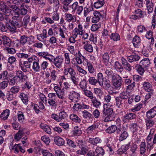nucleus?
Masks as SVG:
<instances>
[{
    "mask_svg": "<svg viewBox=\"0 0 156 156\" xmlns=\"http://www.w3.org/2000/svg\"><path fill=\"white\" fill-rule=\"evenodd\" d=\"M150 61L148 58L142 59L140 62L139 64H137L136 66L137 72L140 75L143 74L145 70L150 66Z\"/></svg>",
    "mask_w": 156,
    "mask_h": 156,
    "instance_id": "nucleus-1",
    "label": "nucleus"
},
{
    "mask_svg": "<svg viewBox=\"0 0 156 156\" xmlns=\"http://www.w3.org/2000/svg\"><path fill=\"white\" fill-rule=\"evenodd\" d=\"M98 79H96L94 77H90L88 80L89 83L92 85H96L98 83L99 85L101 87L103 86L104 77L102 73H99L98 74Z\"/></svg>",
    "mask_w": 156,
    "mask_h": 156,
    "instance_id": "nucleus-2",
    "label": "nucleus"
},
{
    "mask_svg": "<svg viewBox=\"0 0 156 156\" xmlns=\"http://www.w3.org/2000/svg\"><path fill=\"white\" fill-rule=\"evenodd\" d=\"M33 61L32 58H28L27 60L24 61L23 63L21 62H19V66L22 71L25 73L28 72V70L30 68L31 63Z\"/></svg>",
    "mask_w": 156,
    "mask_h": 156,
    "instance_id": "nucleus-3",
    "label": "nucleus"
},
{
    "mask_svg": "<svg viewBox=\"0 0 156 156\" xmlns=\"http://www.w3.org/2000/svg\"><path fill=\"white\" fill-rule=\"evenodd\" d=\"M127 129V126H126V127L123 126L122 128H118L116 133L117 134H120L119 138V140L120 141L126 139L128 136V133L126 131Z\"/></svg>",
    "mask_w": 156,
    "mask_h": 156,
    "instance_id": "nucleus-4",
    "label": "nucleus"
},
{
    "mask_svg": "<svg viewBox=\"0 0 156 156\" xmlns=\"http://www.w3.org/2000/svg\"><path fill=\"white\" fill-rule=\"evenodd\" d=\"M113 86L118 89H119L122 85V79L119 75L114 74L112 78Z\"/></svg>",
    "mask_w": 156,
    "mask_h": 156,
    "instance_id": "nucleus-5",
    "label": "nucleus"
},
{
    "mask_svg": "<svg viewBox=\"0 0 156 156\" xmlns=\"http://www.w3.org/2000/svg\"><path fill=\"white\" fill-rule=\"evenodd\" d=\"M114 105L110 103L104 104L102 112L105 115H111L113 111Z\"/></svg>",
    "mask_w": 156,
    "mask_h": 156,
    "instance_id": "nucleus-6",
    "label": "nucleus"
},
{
    "mask_svg": "<svg viewBox=\"0 0 156 156\" xmlns=\"http://www.w3.org/2000/svg\"><path fill=\"white\" fill-rule=\"evenodd\" d=\"M23 71L19 70L17 71L15 76L18 83L25 82V81L28 80L27 76L25 75Z\"/></svg>",
    "mask_w": 156,
    "mask_h": 156,
    "instance_id": "nucleus-7",
    "label": "nucleus"
},
{
    "mask_svg": "<svg viewBox=\"0 0 156 156\" xmlns=\"http://www.w3.org/2000/svg\"><path fill=\"white\" fill-rule=\"evenodd\" d=\"M12 15L13 16L12 18L11 22L17 27H22L23 26V24L21 21V17L19 13L17 14H12Z\"/></svg>",
    "mask_w": 156,
    "mask_h": 156,
    "instance_id": "nucleus-8",
    "label": "nucleus"
},
{
    "mask_svg": "<svg viewBox=\"0 0 156 156\" xmlns=\"http://www.w3.org/2000/svg\"><path fill=\"white\" fill-rule=\"evenodd\" d=\"M48 103L50 106L55 107L56 105V101L57 98L55 93H50L48 94Z\"/></svg>",
    "mask_w": 156,
    "mask_h": 156,
    "instance_id": "nucleus-9",
    "label": "nucleus"
},
{
    "mask_svg": "<svg viewBox=\"0 0 156 156\" xmlns=\"http://www.w3.org/2000/svg\"><path fill=\"white\" fill-rule=\"evenodd\" d=\"M68 95L69 98L72 102H77L80 98V94L74 90L70 91Z\"/></svg>",
    "mask_w": 156,
    "mask_h": 156,
    "instance_id": "nucleus-10",
    "label": "nucleus"
},
{
    "mask_svg": "<svg viewBox=\"0 0 156 156\" xmlns=\"http://www.w3.org/2000/svg\"><path fill=\"white\" fill-rule=\"evenodd\" d=\"M64 62V58L61 56H58L53 59L52 62L57 69L62 68Z\"/></svg>",
    "mask_w": 156,
    "mask_h": 156,
    "instance_id": "nucleus-11",
    "label": "nucleus"
},
{
    "mask_svg": "<svg viewBox=\"0 0 156 156\" xmlns=\"http://www.w3.org/2000/svg\"><path fill=\"white\" fill-rule=\"evenodd\" d=\"M9 5V7L11 9L12 14H17L19 13V8L22 7L23 6V5H21L16 3H13L12 4Z\"/></svg>",
    "mask_w": 156,
    "mask_h": 156,
    "instance_id": "nucleus-12",
    "label": "nucleus"
},
{
    "mask_svg": "<svg viewBox=\"0 0 156 156\" xmlns=\"http://www.w3.org/2000/svg\"><path fill=\"white\" fill-rule=\"evenodd\" d=\"M83 58V63L85 65H86L89 72L91 74H93L95 71V70L93 65L84 57L82 56Z\"/></svg>",
    "mask_w": 156,
    "mask_h": 156,
    "instance_id": "nucleus-13",
    "label": "nucleus"
},
{
    "mask_svg": "<svg viewBox=\"0 0 156 156\" xmlns=\"http://www.w3.org/2000/svg\"><path fill=\"white\" fill-rule=\"evenodd\" d=\"M124 83L125 84L127 85L126 87V89L128 90H132L135 87L136 83L135 81H133L130 78H126L125 79Z\"/></svg>",
    "mask_w": 156,
    "mask_h": 156,
    "instance_id": "nucleus-14",
    "label": "nucleus"
},
{
    "mask_svg": "<svg viewBox=\"0 0 156 156\" xmlns=\"http://www.w3.org/2000/svg\"><path fill=\"white\" fill-rule=\"evenodd\" d=\"M0 38L2 39V43L5 48L12 46V41L9 37L3 35L1 36Z\"/></svg>",
    "mask_w": 156,
    "mask_h": 156,
    "instance_id": "nucleus-15",
    "label": "nucleus"
},
{
    "mask_svg": "<svg viewBox=\"0 0 156 156\" xmlns=\"http://www.w3.org/2000/svg\"><path fill=\"white\" fill-rule=\"evenodd\" d=\"M69 74L70 75V78L72 80L73 83L76 85L77 83V79L76 77V74L74 69L71 68V67H69Z\"/></svg>",
    "mask_w": 156,
    "mask_h": 156,
    "instance_id": "nucleus-16",
    "label": "nucleus"
},
{
    "mask_svg": "<svg viewBox=\"0 0 156 156\" xmlns=\"http://www.w3.org/2000/svg\"><path fill=\"white\" fill-rule=\"evenodd\" d=\"M54 89L56 93V96L57 95L59 98L62 99L64 98V94L62 89H61L58 86L56 85L54 87Z\"/></svg>",
    "mask_w": 156,
    "mask_h": 156,
    "instance_id": "nucleus-17",
    "label": "nucleus"
},
{
    "mask_svg": "<svg viewBox=\"0 0 156 156\" xmlns=\"http://www.w3.org/2000/svg\"><path fill=\"white\" fill-rule=\"evenodd\" d=\"M127 57L128 61L130 63L138 61L140 59V56L138 54L133 52H132L131 55L127 56Z\"/></svg>",
    "mask_w": 156,
    "mask_h": 156,
    "instance_id": "nucleus-18",
    "label": "nucleus"
},
{
    "mask_svg": "<svg viewBox=\"0 0 156 156\" xmlns=\"http://www.w3.org/2000/svg\"><path fill=\"white\" fill-rule=\"evenodd\" d=\"M93 14L94 16L92 18V22L93 23H97L101 18H103L104 17V15L98 11H94Z\"/></svg>",
    "mask_w": 156,
    "mask_h": 156,
    "instance_id": "nucleus-19",
    "label": "nucleus"
},
{
    "mask_svg": "<svg viewBox=\"0 0 156 156\" xmlns=\"http://www.w3.org/2000/svg\"><path fill=\"white\" fill-rule=\"evenodd\" d=\"M156 115V106H154L146 112L147 117L153 119Z\"/></svg>",
    "mask_w": 156,
    "mask_h": 156,
    "instance_id": "nucleus-20",
    "label": "nucleus"
},
{
    "mask_svg": "<svg viewBox=\"0 0 156 156\" xmlns=\"http://www.w3.org/2000/svg\"><path fill=\"white\" fill-rule=\"evenodd\" d=\"M102 141L101 139L99 137H96L94 138H90L88 140L89 143L94 146H97L101 144Z\"/></svg>",
    "mask_w": 156,
    "mask_h": 156,
    "instance_id": "nucleus-21",
    "label": "nucleus"
},
{
    "mask_svg": "<svg viewBox=\"0 0 156 156\" xmlns=\"http://www.w3.org/2000/svg\"><path fill=\"white\" fill-rule=\"evenodd\" d=\"M77 146H79L80 149L88 150L86 141L83 139H77L76 141Z\"/></svg>",
    "mask_w": 156,
    "mask_h": 156,
    "instance_id": "nucleus-22",
    "label": "nucleus"
},
{
    "mask_svg": "<svg viewBox=\"0 0 156 156\" xmlns=\"http://www.w3.org/2000/svg\"><path fill=\"white\" fill-rule=\"evenodd\" d=\"M39 60L33 62L32 65V69L35 72H39L41 70V64L39 63Z\"/></svg>",
    "mask_w": 156,
    "mask_h": 156,
    "instance_id": "nucleus-23",
    "label": "nucleus"
},
{
    "mask_svg": "<svg viewBox=\"0 0 156 156\" xmlns=\"http://www.w3.org/2000/svg\"><path fill=\"white\" fill-rule=\"evenodd\" d=\"M82 44L83 45V48L86 51L90 53L93 52V47L91 44H89V41H83Z\"/></svg>",
    "mask_w": 156,
    "mask_h": 156,
    "instance_id": "nucleus-24",
    "label": "nucleus"
},
{
    "mask_svg": "<svg viewBox=\"0 0 156 156\" xmlns=\"http://www.w3.org/2000/svg\"><path fill=\"white\" fill-rule=\"evenodd\" d=\"M54 140L55 144L58 146H62L65 143L64 139L59 136H55L54 138Z\"/></svg>",
    "mask_w": 156,
    "mask_h": 156,
    "instance_id": "nucleus-25",
    "label": "nucleus"
},
{
    "mask_svg": "<svg viewBox=\"0 0 156 156\" xmlns=\"http://www.w3.org/2000/svg\"><path fill=\"white\" fill-rule=\"evenodd\" d=\"M130 145V143H129L127 144L122 145L118 150V154L121 155L123 153L126 154V151L129 148Z\"/></svg>",
    "mask_w": 156,
    "mask_h": 156,
    "instance_id": "nucleus-26",
    "label": "nucleus"
},
{
    "mask_svg": "<svg viewBox=\"0 0 156 156\" xmlns=\"http://www.w3.org/2000/svg\"><path fill=\"white\" fill-rule=\"evenodd\" d=\"M145 122L146 129H147L152 127L155 123V122L152 119L147 117L145 119Z\"/></svg>",
    "mask_w": 156,
    "mask_h": 156,
    "instance_id": "nucleus-27",
    "label": "nucleus"
},
{
    "mask_svg": "<svg viewBox=\"0 0 156 156\" xmlns=\"http://www.w3.org/2000/svg\"><path fill=\"white\" fill-rule=\"evenodd\" d=\"M10 114V110L8 109L4 110L0 115V118L2 120L5 121L8 118Z\"/></svg>",
    "mask_w": 156,
    "mask_h": 156,
    "instance_id": "nucleus-28",
    "label": "nucleus"
},
{
    "mask_svg": "<svg viewBox=\"0 0 156 156\" xmlns=\"http://www.w3.org/2000/svg\"><path fill=\"white\" fill-rule=\"evenodd\" d=\"M59 73L55 69H52L50 72V77L53 81H55L58 79Z\"/></svg>",
    "mask_w": 156,
    "mask_h": 156,
    "instance_id": "nucleus-29",
    "label": "nucleus"
},
{
    "mask_svg": "<svg viewBox=\"0 0 156 156\" xmlns=\"http://www.w3.org/2000/svg\"><path fill=\"white\" fill-rule=\"evenodd\" d=\"M133 45L135 48H139L141 44V39L137 36H135L132 40Z\"/></svg>",
    "mask_w": 156,
    "mask_h": 156,
    "instance_id": "nucleus-30",
    "label": "nucleus"
},
{
    "mask_svg": "<svg viewBox=\"0 0 156 156\" xmlns=\"http://www.w3.org/2000/svg\"><path fill=\"white\" fill-rule=\"evenodd\" d=\"M146 2V7L148 10L147 13L148 14H150L153 11L154 3L150 0Z\"/></svg>",
    "mask_w": 156,
    "mask_h": 156,
    "instance_id": "nucleus-31",
    "label": "nucleus"
},
{
    "mask_svg": "<svg viewBox=\"0 0 156 156\" xmlns=\"http://www.w3.org/2000/svg\"><path fill=\"white\" fill-rule=\"evenodd\" d=\"M47 31L46 29H44L42 34L37 35V39L40 41H42L47 37Z\"/></svg>",
    "mask_w": 156,
    "mask_h": 156,
    "instance_id": "nucleus-32",
    "label": "nucleus"
},
{
    "mask_svg": "<svg viewBox=\"0 0 156 156\" xmlns=\"http://www.w3.org/2000/svg\"><path fill=\"white\" fill-rule=\"evenodd\" d=\"M65 16V20L67 22H74L76 20V18L74 15H72L70 13H66Z\"/></svg>",
    "mask_w": 156,
    "mask_h": 156,
    "instance_id": "nucleus-33",
    "label": "nucleus"
},
{
    "mask_svg": "<svg viewBox=\"0 0 156 156\" xmlns=\"http://www.w3.org/2000/svg\"><path fill=\"white\" fill-rule=\"evenodd\" d=\"M143 87L144 89L147 92L153 91L152 86L149 82H144L143 84Z\"/></svg>",
    "mask_w": 156,
    "mask_h": 156,
    "instance_id": "nucleus-34",
    "label": "nucleus"
},
{
    "mask_svg": "<svg viewBox=\"0 0 156 156\" xmlns=\"http://www.w3.org/2000/svg\"><path fill=\"white\" fill-rule=\"evenodd\" d=\"M115 105L118 108H122L123 105L125 102L119 96L116 97L115 98Z\"/></svg>",
    "mask_w": 156,
    "mask_h": 156,
    "instance_id": "nucleus-35",
    "label": "nucleus"
},
{
    "mask_svg": "<svg viewBox=\"0 0 156 156\" xmlns=\"http://www.w3.org/2000/svg\"><path fill=\"white\" fill-rule=\"evenodd\" d=\"M95 156H103L105 153V151L102 147H98L95 150Z\"/></svg>",
    "mask_w": 156,
    "mask_h": 156,
    "instance_id": "nucleus-36",
    "label": "nucleus"
},
{
    "mask_svg": "<svg viewBox=\"0 0 156 156\" xmlns=\"http://www.w3.org/2000/svg\"><path fill=\"white\" fill-rule=\"evenodd\" d=\"M66 140L67 145L69 147L72 148H75L77 147L76 143H75L73 141L68 138H66Z\"/></svg>",
    "mask_w": 156,
    "mask_h": 156,
    "instance_id": "nucleus-37",
    "label": "nucleus"
},
{
    "mask_svg": "<svg viewBox=\"0 0 156 156\" xmlns=\"http://www.w3.org/2000/svg\"><path fill=\"white\" fill-rule=\"evenodd\" d=\"M118 128L115 125H112L108 127L105 130V132L108 133H112L115 132V131H117Z\"/></svg>",
    "mask_w": 156,
    "mask_h": 156,
    "instance_id": "nucleus-38",
    "label": "nucleus"
},
{
    "mask_svg": "<svg viewBox=\"0 0 156 156\" xmlns=\"http://www.w3.org/2000/svg\"><path fill=\"white\" fill-rule=\"evenodd\" d=\"M24 134V133L23 129L19 130L15 135V139L18 141L21 138Z\"/></svg>",
    "mask_w": 156,
    "mask_h": 156,
    "instance_id": "nucleus-39",
    "label": "nucleus"
},
{
    "mask_svg": "<svg viewBox=\"0 0 156 156\" xmlns=\"http://www.w3.org/2000/svg\"><path fill=\"white\" fill-rule=\"evenodd\" d=\"M114 67L116 70L121 73L123 70V67L122 65L118 61H116L115 62Z\"/></svg>",
    "mask_w": 156,
    "mask_h": 156,
    "instance_id": "nucleus-40",
    "label": "nucleus"
},
{
    "mask_svg": "<svg viewBox=\"0 0 156 156\" xmlns=\"http://www.w3.org/2000/svg\"><path fill=\"white\" fill-rule=\"evenodd\" d=\"M102 57L103 63L105 65L107 66L110 59V57L108 53L107 52L104 53L102 56Z\"/></svg>",
    "mask_w": 156,
    "mask_h": 156,
    "instance_id": "nucleus-41",
    "label": "nucleus"
},
{
    "mask_svg": "<svg viewBox=\"0 0 156 156\" xmlns=\"http://www.w3.org/2000/svg\"><path fill=\"white\" fill-rule=\"evenodd\" d=\"M82 116L84 119H90L93 117V115L89 112L87 110H84L82 112Z\"/></svg>",
    "mask_w": 156,
    "mask_h": 156,
    "instance_id": "nucleus-42",
    "label": "nucleus"
},
{
    "mask_svg": "<svg viewBox=\"0 0 156 156\" xmlns=\"http://www.w3.org/2000/svg\"><path fill=\"white\" fill-rule=\"evenodd\" d=\"M105 3L104 0H97L94 3V7L96 9H99L102 7Z\"/></svg>",
    "mask_w": 156,
    "mask_h": 156,
    "instance_id": "nucleus-43",
    "label": "nucleus"
},
{
    "mask_svg": "<svg viewBox=\"0 0 156 156\" xmlns=\"http://www.w3.org/2000/svg\"><path fill=\"white\" fill-rule=\"evenodd\" d=\"M7 30L9 29L11 32L14 33L16 32V27H17L11 22L7 24Z\"/></svg>",
    "mask_w": 156,
    "mask_h": 156,
    "instance_id": "nucleus-44",
    "label": "nucleus"
},
{
    "mask_svg": "<svg viewBox=\"0 0 156 156\" xmlns=\"http://www.w3.org/2000/svg\"><path fill=\"white\" fill-rule=\"evenodd\" d=\"M72 133L74 136H79L82 133V131L78 126H75L72 131Z\"/></svg>",
    "mask_w": 156,
    "mask_h": 156,
    "instance_id": "nucleus-45",
    "label": "nucleus"
},
{
    "mask_svg": "<svg viewBox=\"0 0 156 156\" xmlns=\"http://www.w3.org/2000/svg\"><path fill=\"white\" fill-rule=\"evenodd\" d=\"M98 124L97 123L93 124L91 126L87 127L86 129V131L88 133H91L93 131L98 127Z\"/></svg>",
    "mask_w": 156,
    "mask_h": 156,
    "instance_id": "nucleus-46",
    "label": "nucleus"
},
{
    "mask_svg": "<svg viewBox=\"0 0 156 156\" xmlns=\"http://www.w3.org/2000/svg\"><path fill=\"white\" fill-rule=\"evenodd\" d=\"M30 20V16L28 14L25 15L23 19V22H22L23 26L25 28H26Z\"/></svg>",
    "mask_w": 156,
    "mask_h": 156,
    "instance_id": "nucleus-47",
    "label": "nucleus"
},
{
    "mask_svg": "<svg viewBox=\"0 0 156 156\" xmlns=\"http://www.w3.org/2000/svg\"><path fill=\"white\" fill-rule=\"evenodd\" d=\"M110 37L111 40L115 41H119L120 39L119 35L116 32L112 33L110 35Z\"/></svg>",
    "mask_w": 156,
    "mask_h": 156,
    "instance_id": "nucleus-48",
    "label": "nucleus"
},
{
    "mask_svg": "<svg viewBox=\"0 0 156 156\" xmlns=\"http://www.w3.org/2000/svg\"><path fill=\"white\" fill-rule=\"evenodd\" d=\"M70 118L72 120L76 123H79L81 121L80 118L75 114H71L70 116Z\"/></svg>",
    "mask_w": 156,
    "mask_h": 156,
    "instance_id": "nucleus-49",
    "label": "nucleus"
},
{
    "mask_svg": "<svg viewBox=\"0 0 156 156\" xmlns=\"http://www.w3.org/2000/svg\"><path fill=\"white\" fill-rule=\"evenodd\" d=\"M91 101L94 106L97 108H99L101 105V102L98 100L95 97L91 100Z\"/></svg>",
    "mask_w": 156,
    "mask_h": 156,
    "instance_id": "nucleus-50",
    "label": "nucleus"
},
{
    "mask_svg": "<svg viewBox=\"0 0 156 156\" xmlns=\"http://www.w3.org/2000/svg\"><path fill=\"white\" fill-rule=\"evenodd\" d=\"M153 32L152 31L150 30L147 31L145 37L147 38L150 39H151V43H153L154 41V39L153 37Z\"/></svg>",
    "mask_w": 156,
    "mask_h": 156,
    "instance_id": "nucleus-51",
    "label": "nucleus"
},
{
    "mask_svg": "<svg viewBox=\"0 0 156 156\" xmlns=\"http://www.w3.org/2000/svg\"><path fill=\"white\" fill-rule=\"evenodd\" d=\"M63 85V87L62 90V91L65 94L66 93L69 92V90L70 89V85L69 83L66 82L64 83Z\"/></svg>",
    "mask_w": 156,
    "mask_h": 156,
    "instance_id": "nucleus-52",
    "label": "nucleus"
},
{
    "mask_svg": "<svg viewBox=\"0 0 156 156\" xmlns=\"http://www.w3.org/2000/svg\"><path fill=\"white\" fill-rule=\"evenodd\" d=\"M135 116L136 115L135 114L133 113L129 112L127 113L124 116V119L128 120H132L135 118Z\"/></svg>",
    "mask_w": 156,
    "mask_h": 156,
    "instance_id": "nucleus-53",
    "label": "nucleus"
},
{
    "mask_svg": "<svg viewBox=\"0 0 156 156\" xmlns=\"http://www.w3.org/2000/svg\"><path fill=\"white\" fill-rule=\"evenodd\" d=\"M83 92L85 95L91 100L93 99V98L94 97V94L90 90L87 89L83 91Z\"/></svg>",
    "mask_w": 156,
    "mask_h": 156,
    "instance_id": "nucleus-54",
    "label": "nucleus"
},
{
    "mask_svg": "<svg viewBox=\"0 0 156 156\" xmlns=\"http://www.w3.org/2000/svg\"><path fill=\"white\" fill-rule=\"evenodd\" d=\"M20 90V87L19 86H14L12 87L10 89V92L14 94L18 93Z\"/></svg>",
    "mask_w": 156,
    "mask_h": 156,
    "instance_id": "nucleus-55",
    "label": "nucleus"
},
{
    "mask_svg": "<svg viewBox=\"0 0 156 156\" xmlns=\"http://www.w3.org/2000/svg\"><path fill=\"white\" fill-rule=\"evenodd\" d=\"M18 118L20 122H22L25 119L23 112L21 111H19L17 113Z\"/></svg>",
    "mask_w": 156,
    "mask_h": 156,
    "instance_id": "nucleus-56",
    "label": "nucleus"
},
{
    "mask_svg": "<svg viewBox=\"0 0 156 156\" xmlns=\"http://www.w3.org/2000/svg\"><path fill=\"white\" fill-rule=\"evenodd\" d=\"M20 147V144H15L13 146H11L10 147V149H12L14 153H18L19 152V149Z\"/></svg>",
    "mask_w": 156,
    "mask_h": 156,
    "instance_id": "nucleus-57",
    "label": "nucleus"
},
{
    "mask_svg": "<svg viewBox=\"0 0 156 156\" xmlns=\"http://www.w3.org/2000/svg\"><path fill=\"white\" fill-rule=\"evenodd\" d=\"M104 71L105 73L109 77H111L112 78L114 74H116L115 73H114L110 69H108L107 68H105Z\"/></svg>",
    "mask_w": 156,
    "mask_h": 156,
    "instance_id": "nucleus-58",
    "label": "nucleus"
},
{
    "mask_svg": "<svg viewBox=\"0 0 156 156\" xmlns=\"http://www.w3.org/2000/svg\"><path fill=\"white\" fill-rule=\"evenodd\" d=\"M41 128L43 129L44 131L48 134H51V130L50 127L47 125H40Z\"/></svg>",
    "mask_w": 156,
    "mask_h": 156,
    "instance_id": "nucleus-59",
    "label": "nucleus"
},
{
    "mask_svg": "<svg viewBox=\"0 0 156 156\" xmlns=\"http://www.w3.org/2000/svg\"><path fill=\"white\" fill-rule=\"evenodd\" d=\"M58 114L61 122L63 120L66 119L68 117L67 114L64 111L60 112Z\"/></svg>",
    "mask_w": 156,
    "mask_h": 156,
    "instance_id": "nucleus-60",
    "label": "nucleus"
},
{
    "mask_svg": "<svg viewBox=\"0 0 156 156\" xmlns=\"http://www.w3.org/2000/svg\"><path fill=\"white\" fill-rule=\"evenodd\" d=\"M143 104L141 103H139L136 105L133 108L131 109V111L133 112L138 111L140 110L142 108Z\"/></svg>",
    "mask_w": 156,
    "mask_h": 156,
    "instance_id": "nucleus-61",
    "label": "nucleus"
},
{
    "mask_svg": "<svg viewBox=\"0 0 156 156\" xmlns=\"http://www.w3.org/2000/svg\"><path fill=\"white\" fill-rule=\"evenodd\" d=\"M65 63L66 65H69L70 63L69 53H65L64 54Z\"/></svg>",
    "mask_w": 156,
    "mask_h": 156,
    "instance_id": "nucleus-62",
    "label": "nucleus"
},
{
    "mask_svg": "<svg viewBox=\"0 0 156 156\" xmlns=\"http://www.w3.org/2000/svg\"><path fill=\"white\" fill-rule=\"evenodd\" d=\"M111 82L109 80H106L105 81H103V87L106 90H108L111 87Z\"/></svg>",
    "mask_w": 156,
    "mask_h": 156,
    "instance_id": "nucleus-63",
    "label": "nucleus"
},
{
    "mask_svg": "<svg viewBox=\"0 0 156 156\" xmlns=\"http://www.w3.org/2000/svg\"><path fill=\"white\" fill-rule=\"evenodd\" d=\"M87 82L85 80H82L80 82V86L83 91L87 89Z\"/></svg>",
    "mask_w": 156,
    "mask_h": 156,
    "instance_id": "nucleus-64",
    "label": "nucleus"
}]
</instances>
